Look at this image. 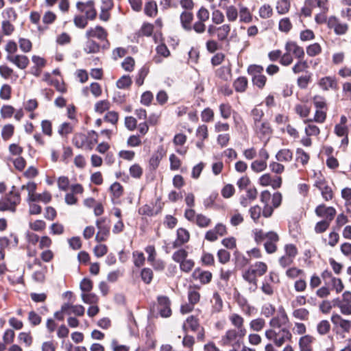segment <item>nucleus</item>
Returning <instances> with one entry per match:
<instances>
[{
  "instance_id": "f257e3e1",
  "label": "nucleus",
  "mask_w": 351,
  "mask_h": 351,
  "mask_svg": "<svg viewBox=\"0 0 351 351\" xmlns=\"http://www.w3.org/2000/svg\"><path fill=\"white\" fill-rule=\"evenodd\" d=\"M267 265L262 261H257L251 265L243 274V279L252 285L250 288L252 292H254L257 289V278L263 276L267 271Z\"/></svg>"
},
{
  "instance_id": "f03ea898",
  "label": "nucleus",
  "mask_w": 351,
  "mask_h": 351,
  "mask_svg": "<svg viewBox=\"0 0 351 351\" xmlns=\"http://www.w3.org/2000/svg\"><path fill=\"white\" fill-rule=\"evenodd\" d=\"M246 333L237 331L236 329H228L221 336L219 344L223 347L241 348L243 343V337Z\"/></svg>"
},
{
  "instance_id": "7ed1b4c3",
  "label": "nucleus",
  "mask_w": 351,
  "mask_h": 351,
  "mask_svg": "<svg viewBox=\"0 0 351 351\" xmlns=\"http://www.w3.org/2000/svg\"><path fill=\"white\" fill-rule=\"evenodd\" d=\"M265 335L267 339L272 341L278 347L282 346L287 341H291L292 338L290 330L287 328L266 330Z\"/></svg>"
},
{
  "instance_id": "20e7f679",
  "label": "nucleus",
  "mask_w": 351,
  "mask_h": 351,
  "mask_svg": "<svg viewBox=\"0 0 351 351\" xmlns=\"http://www.w3.org/2000/svg\"><path fill=\"white\" fill-rule=\"evenodd\" d=\"M21 202V195L18 192L11 191L5 197L0 199V211L14 213L18 204Z\"/></svg>"
},
{
  "instance_id": "39448f33",
  "label": "nucleus",
  "mask_w": 351,
  "mask_h": 351,
  "mask_svg": "<svg viewBox=\"0 0 351 351\" xmlns=\"http://www.w3.org/2000/svg\"><path fill=\"white\" fill-rule=\"evenodd\" d=\"M315 180L314 186L320 191L322 197L326 201H330L333 198V191L326 182L324 177L319 173H315Z\"/></svg>"
},
{
  "instance_id": "423d86ee",
  "label": "nucleus",
  "mask_w": 351,
  "mask_h": 351,
  "mask_svg": "<svg viewBox=\"0 0 351 351\" xmlns=\"http://www.w3.org/2000/svg\"><path fill=\"white\" fill-rule=\"evenodd\" d=\"M76 7L78 11L84 13L85 16H86L89 20L93 21L96 18L97 11L95 8V3L93 1L77 2Z\"/></svg>"
},
{
  "instance_id": "0eeeda50",
  "label": "nucleus",
  "mask_w": 351,
  "mask_h": 351,
  "mask_svg": "<svg viewBox=\"0 0 351 351\" xmlns=\"http://www.w3.org/2000/svg\"><path fill=\"white\" fill-rule=\"evenodd\" d=\"M227 234L226 226L218 223L214 228L209 230L205 234V239L208 241L213 242L218 239L219 237H223Z\"/></svg>"
},
{
  "instance_id": "6e6552de",
  "label": "nucleus",
  "mask_w": 351,
  "mask_h": 351,
  "mask_svg": "<svg viewBox=\"0 0 351 351\" xmlns=\"http://www.w3.org/2000/svg\"><path fill=\"white\" fill-rule=\"evenodd\" d=\"M289 322L288 316L284 309L279 311L278 314L269 321L270 329H281Z\"/></svg>"
},
{
  "instance_id": "1a4fd4ad",
  "label": "nucleus",
  "mask_w": 351,
  "mask_h": 351,
  "mask_svg": "<svg viewBox=\"0 0 351 351\" xmlns=\"http://www.w3.org/2000/svg\"><path fill=\"white\" fill-rule=\"evenodd\" d=\"M106 221V218H101L96 221V226L98 228V232L95 236V240L100 243L106 241L110 234V228L108 226L104 225Z\"/></svg>"
},
{
  "instance_id": "9d476101",
  "label": "nucleus",
  "mask_w": 351,
  "mask_h": 351,
  "mask_svg": "<svg viewBox=\"0 0 351 351\" xmlns=\"http://www.w3.org/2000/svg\"><path fill=\"white\" fill-rule=\"evenodd\" d=\"M315 214L319 217L324 218V220L332 221L336 215V210L332 206H326L324 204H320L315 208Z\"/></svg>"
},
{
  "instance_id": "9b49d317",
  "label": "nucleus",
  "mask_w": 351,
  "mask_h": 351,
  "mask_svg": "<svg viewBox=\"0 0 351 351\" xmlns=\"http://www.w3.org/2000/svg\"><path fill=\"white\" fill-rule=\"evenodd\" d=\"M171 302L167 296L158 297V310L161 317H169L171 315Z\"/></svg>"
},
{
  "instance_id": "f8f14e48",
  "label": "nucleus",
  "mask_w": 351,
  "mask_h": 351,
  "mask_svg": "<svg viewBox=\"0 0 351 351\" xmlns=\"http://www.w3.org/2000/svg\"><path fill=\"white\" fill-rule=\"evenodd\" d=\"M6 60L22 70L25 69L29 63L28 58L25 55H7Z\"/></svg>"
},
{
  "instance_id": "ddd939ff",
  "label": "nucleus",
  "mask_w": 351,
  "mask_h": 351,
  "mask_svg": "<svg viewBox=\"0 0 351 351\" xmlns=\"http://www.w3.org/2000/svg\"><path fill=\"white\" fill-rule=\"evenodd\" d=\"M85 36L88 39L90 38H96L100 40H105L107 39L108 33L101 26L97 25L94 27L88 29L86 32Z\"/></svg>"
},
{
  "instance_id": "4468645a",
  "label": "nucleus",
  "mask_w": 351,
  "mask_h": 351,
  "mask_svg": "<svg viewBox=\"0 0 351 351\" xmlns=\"http://www.w3.org/2000/svg\"><path fill=\"white\" fill-rule=\"evenodd\" d=\"M328 25L330 28L334 29L335 33L337 35L345 34L348 29V24L340 23L335 16L329 18Z\"/></svg>"
},
{
  "instance_id": "2eb2a0df",
  "label": "nucleus",
  "mask_w": 351,
  "mask_h": 351,
  "mask_svg": "<svg viewBox=\"0 0 351 351\" xmlns=\"http://www.w3.org/2000/svg\"><path fill=\"white\" fill-rule=\"evenodd\" d=\"M192 278L195 280H199L202 285H206L211 281L213 275L208 271H203L199 268H196L192 274Z\"/></svg>"
},
{
  "instance_id": "dca6fc26",
  "label": "nucleus",
  "mask_w": 351,
  "mask_h": 351,
  "mask_svg": "<svg viewBox=\"0 0 351 351\" xmlns=\"http://www.w3.org/2000/svg\"><path fill=\"white\" fill-rule=\"evenodd\" d=\"M62 311L66 315L74 314L77 316H82L84 314L85 308L82 305H73L70 303H64L62 306Z\"/></svg>"
},
{
  "instance_id": "f3484780",
  "label": "nucleus",
  "mask_w": 351,
  "mask_h": 351,
  "mask_svg": "<svg viewBox=\"0 0 351 351\" xmlns=\"http://www.w3.org/2000/svg\"><path fill=\"white\" fill-rule=\"evenodd\" d=\"M318 84L319 87L324 90H328L330 89L337 90L338 88L336 78L331 76L322 77L319 80Z\"/></svg>"
},
{
  "instance_id": "a211bd4d",
  "label": "nucleus",
  "mask_w": 351,
  "mask_h": 351,
  "mask_svg": "<svg viewBox=\"0 0 351 351\" xmlns=\"http://www.w3.org/2000/svg\"><path fill=\"white\" fill-rule=\"evenodd\" d=\"M34 263L40 267V269L35 271L32 274L34 280L38 282H43L45 280V274L47 272V267L43 265L41 261L38 258H34Z\"/></svg>"
},
{
  "instance_id": "6ab92c4d",
  "label": "nucleus",
  "mask_w": 351,
  "mask_h": 351,
  "mask_svg": "<svg viewBox=\"0 0 351 351\" xmlns=\"http://www.w3.org/2000/svg\"><path fill=\"white\" fill-rule=\"evenodd\" d=\"M331 322L334 325L340 327L346 332H348L351 329V322L343 319L339 314H333L331 316Z\"/></svg>"
},
{
  "instance_id": "aec40b11",
  "label": "nucleus",
  "mask_w": 351,
  "mask_h": 351,
  "mask_svg": "<svg viewBox=\"0 0 351 351\" xmlns=\"http://www.w3.org/2000/svg\"><path fill=\"white\" fill-rule=\"evenodd\" d=\"M285 50L294 56L297 59L304 58V57L303 48L298 45L295 42H287L285 45Z\"/></svg>"
},
{
  "instance_id": "412c9836",
  "label": "nucleus",
  "mask_w": 351,
  "mask_h": 351,
  "mask_svg": "<svg viewBox=\"0 0 351 351\" xmlns=\"http://www.w3.org/2000/svg\"><path fill=\"white\" fill-rule=\"evenodd\" d=\"M228 319L231 324L234 327V329H236L237 331H243L244 333L247 332L244 326V319L241 315L234 313H231L228 316Z\"/></svg>"
},
{
  "instance_id": "4be33fe9",
  "label": "nucleus",
  "mask_w": 351,
  "mask_h": 351,
  "mask_svg": "<svg viewBox=\"0 0 351 351\" xmlns=\"http://www.w3.org/2000/svg\"><path fill=\"white\" fill-rule=\"evenodd\" d=\"M193 20V14L189 11H184L180 14V21L182 27L187 32L192 30V21Z\"/></svg>"
},
{
  "instance_id": "5701e85b",
  "label": "nucleus",
  "mask_w": 351,
  "mask_h": 351,
  "mask_svg": "<svg viewBox=\"0 0 351 351\" xmlns=\"http://www.w3.org/2000/svg\"><path fill=\"white\" fill-rule=\"evenodd\" d=\"M199 327L198 319L193 315L189 316L182 325V329L185 333H188L189 331L196 332Z\"/></svg>"
},
{
  "instance_id": "b1692460",
  "label": "nucleus",
  "mask_w": 351,
  "mask_h": 351,
  "mask_svg": "<svg viewBox=\"0 0 351 351\" xmlns=\"http://www.w3.org/2000/svg\"><path fill=\"white\" fill-rule=\"evenodd\" d=\"M254 129L256 134L260 137L269 135L271 133V128L269 123L266 121L254 125Z\"/></svg>"
},
{
  "instance_id": "393cba45",
  "label": "nucleus",
  "mask_w": 351,
  "mask_h": 351,
  "mask_svg": "<svg viewBox=\"0 0 351 351\" xmlns=\"http://www.w3.org/2000/svg\"><path fill=\"white\" fill-rule=\"evenodd\" d=\"M165 153L162 148L158 149L157 151L154 152L149 161V165L150 169L153 170L156 169L159 166V164L161 160L162 159Z\"/></svg>"
},
{
  "instance_id": "a878e982",
  "label": "nucleus",
  "mask_w": 351,
  "mask_h": 351,
  "mask_svg": "<svg viewBox=\"0 0 351 351\" xmlns=\"http://www.w3.org/2000/svg\"><path fill=\"white\" fill-rule=\"evenodd\" d=\"M239 16L240 21L249 23L252 21V14L250 10L242 4H239Z\"/></svg>"
},
{
  "instance_id": "bb28decb",
  "label": "nucleus",
  "mask_w": 351,
  "mask_h": 351,
  "mask_svg": "<svg viewBox=\"0 0 351 351\" xmlns=\"http://www.w3.org/2000/svg\"><path fill=\"white\" fill-rule=\"evenodd\" d=\"M73 143L77 148L88 147L89 149H92L91 145L88 143L87 136L82 133L75 134L74 135L73 138Z\"/></svg>"
},
{
  "instance_id": "cd10ccee",
  "label": "nucleus",
  "mask_w": 351,
  "mask_h": 351,
  "mask_svg": "<svg viewBox=\"0 0 351 351\" xmlns=\"http://www.w3.org/2000/svg\"><path fill=\"white\" fill-rule=\"evenodd\" d=\"M313 337L310 335H304L299 340V347L300 351H313L312 343Z\"/></svg>"
},
{
  "instance_id": "c85d7f7f",
  "label": "nucleus",
  "mask_w": 351,
  "mask_h": 351,
  "mask_svg": "<svg viewBox=\"0 0 351 351\" xmlns=\"http://www.w3.org/2000/svg\"><path fill=\"white\" fill-rule=\"evenodd\" d=\"M0 75L4 80H10L13 77L16 80L19 76L15 73L13 69L8 66L7 64L0 65Z\"/></svg>"
},
{
  "instance_id": "c756f323",
  "label": "nucleus",
  "mask_w": 351,
  "mask_h": 351,
  "mask_svg": "<svg viewBox=\"0 0 351 351\" xmlns=\"http://www.w3.org/2000/svg\"><path fill=\"white\" fill-rule=\"evenodd\" d=\"M306 5L319 8L323 12H327L329 9L328 0H306Z\"/></svg>"
},
{
  "instance_id": "7c9ffc66",
  "label": "nucleus",
  "mask_w": 351,
  "mask_h": 351,
  "mask_svg": "<svg viewBox=\"0 0 351 351\" xmlns=\"http://www.w3.org/2000/svg\"><path fill=\"white\" fill-rule=\"evenodd\" d=\"M276 158L280 162H290L293 159V152L289 149H282L277 152Z\"/></svg>"
},
{
  "instance_id": "2f4dec72",
  "label": "nucleus",
  "mask_w": 351,
  "mask_h": 351,
  "mask_svg": "<svg viewBox=\"0 0 351 351\" xmlns=\"http://www.w3.org/2000/svg\"><path fill=\"white\" fill-rule=\"evenodd\" d=\"M29 201L48 204L51 201V195L49 192L47 191H44L42 193H37L36 192Z\"/></svg>"
},
{
  "instance_id": "473e14b6",
  "label": "nucleus",
  "mask_w": 351,
  "mask_h": 351,
  "mask_svg": "<svg viewBox=\"0 0 351 351\" xmlns=\"http://www.w3.org/2000/svg\"><path fill=\"white\" fill-rule=\"evenodd\" d=\"M304 123L306 124L305 128V134L308 136H317L320 133L319 128L314 125L312 122V119H306L304 121Z\"/></svg>"
},
{
  "instance_id": "72a5a7b5",
  "label": "nucleus",
  "mask_w": 351,
  "mask_h": 351,
  "mask_svg": "<svg viewBox=\"0 0 351 351\" xmlns=\"http://www.w3.org/2000/svg\"><path fill=\"white\" fill-rule=\"evenodd\" d=\"M333 306H337L343 315H351V304L341 302L339 298L332 301Z\"/></svg>"
},
{
  "instance_id": "f704fd0d",
  "label": "nucleus",
  "mask_w": 351,
  "mask_h": 351,
  "mask_svg": "<svg viewBox=\"0 0 351 351\" xmlns=\"http://www.w3.org/2000/svg\"><path fill=\"white\" fill-rule=\"evenodd\" d=\"M231 27L229 24H223L219 27H217V38L220 41H224L227 39Z\"/></svg>"
},
{
  "instance_id": "c9c22d12",
  "label": "nucleus",
  "mask_w": 351,
  "mask_h": 351,
  "mask_svg": "<svg viewBox=\"0 0 351 351\" xmlns=\"http://www.w3.org/2000/svg\"><path fill=\"white\" fill-rule=\"evenodd\" d=\"M211 304L213 311L215 313L220 312L223 308V301L217 292H215L213 295V298L211 299Z\"/></svg>"
},
{
  "instance_id": "e433bc0d",
  "label": "nucleus",
  "mask_w": 351,
  "mask_h": 351,
  "mask_svg": "<svg viewBox=\"0 0 351 351\" xmlns=\"http://www.w3.org/2000/svg\"><path fill=\"white\" fill-rule=\"evenodd\" d=\"M309 66L306 60L304 58L298 59L296 63L292 67V71L295 74H298L302 72H305Z\"/></svg>"
},
{
  "instance_id": "4c0bfd02",
  "label": "nucleus",
  "mask_w": 351,
  "mask_h": 351,
  "mask_svg": "<svg viewBox=\"0 0 351 351\" xmlns=\"http://www.w3.org/2000/svg\"><path fill=\"white\" fill-rule=\"evenodd\" d=\"M178 239L175 242V245H181L186 243L189 240V232L184 228H178L177 230Z\"/></svg>"
},
{
  "instance_id": "58836bf2",
  "label": "nucleus",
  "mask_w": 351,
  "mask_h": 351,
  "mask_svg": "<svg viewBox=\"0 0 351 351\" xmlns=\"http://www.w3.org/2000/svg\"><path fill=\"white\" fill-rule=\"evenodd\" d=\"M100 45L95 40L88 39L84 47V51L86 53H96L99 51Z\"/></svg>"
},
{
  "instance_id": "ea45409f",
  "label": "nucleus",
  "mask_w": 351,
  "mask_h": 351,
  "mask_svg": "<svg viewBox=\"0 0 351 351\" xmlns=\"http://www.w3.org/2000/svg\"><path fill=\"white\" fill-rule=\"evenodd\" d=\"M226 15L229 22H234L239 16V11L234 5H229L225 8Z\"/></svg>"
},
{
  "instance_id": "a19ab883",
  "label": "nucleus",
  "mask_w": 351,
  "mask_h": 351,
  "mask_svg": "<svg viewBox=\"0 0 351 351\" xmlns=\"http://www.w3.org/2000/svg\"><path fill=\"white\" fill-rule=\"evenodd\" d=\"M200 293L196 289V287H190L188 291V300L191 304L195 305L199 302Z\"/></svg>"
},
{
  "instance_id": "79ce46f5",
  "label": "nucleus",
  "mask_w": 351,
  "mask_h": 351,
  "mask_svg": "<svg viewBox=\"0 0 351 351\" xmlns=\"http://www.w3.org/2000/svg\"><path fill=\"white\" fill-rule=\"evenodd\" d=\"M21 189L27 191L26 201H29L36 193L37 184L34 182H29L26 184L22 185Z\"/></svg>"
},
{
  "instance_id": "37998d69",
  "label": "nucleus",
  "mask_w": 351,
  "mask_h": 351,
  "mask_svg": "<svg viewBox=\"0 0 351 351\" xmlns=\"http://www.w3.org/2000/svg\"><path fill=\"white\" fill-rule=\"evenodd\" d=\"M247 86V80L245 77H239L234 82V87L237 92H244Z\"/></svg>"
},
{
  "instance_id": "c03bdc74",
  "label": "nucleus",
  "mask_w": 351,
  "mask_h": 351,
  "mask_svg": "<svg viewBox=\"0 0 351 351\" xmlns=\"http://www.w3.org/2000/svg\"><path fill=\"white\" fill-rule=\"evenodd\" d=\"M243 221L244 218L243 215L240 213L237 210L233 211L231 213L230 222L232 226H237L239 224L242 223Z\"/></svg>"
},
{
  "instance_id": "a18cd8bd",
  "label": "nucleus",
  "mask_w": 351,
  "mask_h": 351,
  "mask_svg": "<svg viewBox=\"0 0 351 351\" xmlns=\"http://www.w3.org/2000/svg\"><path fill=\"white\" fill-rule=\"evenodd\" d=\"M265 326V321L263 318L254 319L250 322V329L256 332L261 331Z\"/></svg>"
},
{
  "instance_id": "49530a36",
  "label": "nucleus",
  "mask_w": 351,
  "mask_h": 351,
  "mask_svg": "<svg viewBox=\"0 0 351 351\" xmlns=\"http://www.w3.org/2000/svg\"><path fill=\"white\" fill-rule=\"evenodd\" d=\"M158 8L155 1H149L145 5V13L151 17H154L157 14Z\"/></svg>"
},
{
  "instance_id": "de8ad7c7",
  "label": "nucleus",
  "mask_w": 351,
  "mask_h": 351,
  "mask_svg": "<svg viewBox=\"0 0 351 351\" xmlns=\"http://www.w3.org/2000/svg\"><path fill=\"white\" fill-rule=\"evenodd\" d=\"M290 9V2L288 0H279L276 5V10L280 14H285Z\"/></svg>"
},
{
  "instance_id": "09e8293b",
  "label": "nucleus",
  "mask_w": 351,
  "mask_h": 351,
  "mask_svg": "<svg viewBox=\"0 0 351 351\" xmlns=\"http://www.w3.org/2000/svg\"><path fill=\"white\" fill-rule=\"evenodd\" d=\"M258 14L261 19H268L271 16L273 9L269 4H264L259 8Z\"/></svg>"
},
{
  "instance_id": "8fccbe9b",
  "label": "nucleus",
  "mask_w": 351,
  "mask_h": 351,
  "mask_svg": "<svg viewBox=\"0 0 351 351\" xmlns=\"http://www.w3.org/2000/svg\"><path fill=\"white\" fill-rule=\"evenodd\" d=\"M12 88L8 84H4L0 88V98L8 101L11 98Z\"/></svg>"
},
{
  "instance_id": "3c124183",
  "label": "nucleus",
  "mask_w": 351,
  "mask_h": 351,
  "mask_svg": "<svg viewBox=\"0 0 351 351\" xmlns=\"http://www.w3.org/2000/svg\"><path fill=\"white\" fill-rule=\"evenodd\" d=\"M110 104L108 100H101L95 104V110L96 112L102 114L110 108Z\"/></svg>"
},
{
  "instance_id": "603ef678",
  "label": "nucleus",
  "mask_w": 351,
  "mask_h": 351,
  "mask_svg": "<svg viewBox=\"0 0 351 351\" xmlns=\"http://www.w3.org/2000/svg\"><path fill=\"white\" fill-rule=\"evenodd\" d=\"M195 222L200 228H206L210 224L211 219L202 214H198Z\"/></svg>"
},
{
  "instance_id": "864d4df0",
  "label": "nucleus",
  "mask_w": 351,
  "mask_h": 351,
  "mask_svg": "<svg viewBox=\"0 0 351 351\" xmlns=\"http://www.w3.org/2000/svg\"><path fill=\"white\" fill-rule=\"evenodd\" d=\"M88 20L89 19L86 16L75 15L73 18V23L77 27L84 29L88 25Z\"/></svg>"
},
{
  "instance_id": "5fc2aeb1",
  "label": "nucleus",
  "mask_w": 351,
  "mask_h": 351,
  "mask_svg": "<svg viewBox=\"0 0 351 351\" xmlns=\"http://www.w3.org/2000/svg\"><path fill=\"white\" fill-rule=\"evenodd\" d=\"M296 160L301 162L303 165H305L309 160V155L302 149L298 148L296 149Z\"/></svg>"
},
{
  "instance_id": "6e6d98bb",
  "label": "nucleus",
  "mask_w": 351,
  "mask_h": 351,
  "mask_svg": "<svg viewBox=\"0 0 351 351\" xmlns=\"http://www.w3.org/2000/svg\"><path fill=\"white\" fill-rule=\"evenodd\" d=\"M330 324L328 320H322L319 322L317 326V332L321 335L327 334L330 331Z\"/></svg>"
},
{
  "instance_id": "4d7b16f0",
  "label": "nucleus",
  "mask_w": 351,
  "mask_h": 351,
  "mask_svg": "<svg viewBox=\"0 0 351 351\" xmlns=\"http://www.w3.org/2000/svg\"><path fill=\"white\" fill-rule=\"evenodd\" d=\"M31 230L36 232H41L46 228V223L43 220L37 219L29 223Z\"/></svg>"
},
{
  "instance_id": "13d9d810",
  "label": "nucleus",
  "mask_w": 351,
  "mask_h": 351,
  "mask_svg": "<svg viewBox=\"0 0 351 351\" xmlns=\"http://www.w3.org/2000/svg\"><path fill=\"white\" fill-rule=\"evenodd\" d=\"M81 298L84 303L88 304H94L98 302V297L94 293H83L81 295Z\"/></svg>"
},
{
  "instance_id": "bf43d9fd",
  "label": "nucleus",
  "mask_w": 351,
  "mask_h": 351,
  "mask_svg": "<svg viewBox=\"0 0 351 351\" xmlns=\"http://www.w3.org/2000/svg\"><path fill=\"white\" fill-rule=\"evenodd\" d=\"M196 16L197 20L206 22L210 18V12L207 8L202 6L197 12Z\"/></svg>"
},
{
  "instance_id": "052dcab7",
  "label": "nucleus",
  "mask_w": 351,
  "mask_h": 351,
  "mask_svg": "<svg viewBox=\"0 0 351 351\" xmlns=\"http://www.w3.org/2000/svg\"><path fill=\"white\" fill-rule=\"evenodd\" d=\"M309 315V312L307 309L301 308H297L293 311V316L300 320H306L308 319Z\"/></svg>"
},
{
  "instance_id": "680f3d73",
  "label": "nucleus",
  "mask_w": 351,
  "mask_h": 351,
  "mask_svg": "<svg viewBox=\"0 0 351 351\" xmlns=\"http://www.w3.org/2000/svg\"><path fill=\"white\" fill-rule=\"evenodd\" d=\"M130 176L134 178H140L143 175V169L138 164H134L129 169Z\"/></svg>"
},
{
  "instance_id": "e2e57ef3",
  "label": "nucleus",
  "mask_w": 351,
  "mask_h": 351,
  "mask_svg": "<svg viewBox=\"0 0 351 351\" xmlns=\"http://www.w3.org/2000/svg\"><path fill=\"white\" fill-rule=\"evenodd\" d=\"M251 116L254 121V125L263 121V117L264 116V112L261 109L258 108H254L251 112Z\"/></svg>"
},
{
  "instance_id": "0e129e2a",
  "label": "nucleus",
  "mask_w": 351,
  "mask_h": 351,
  "mask_svg": "<svg viewBox=\"0 0 351 351\" xmlns=\"http://www.w3.org/2000/svg\"><path fill=\"white\" fill-rule=\"evenodd\" d=\"M322 52V47L318 43H313L310 45L306 48V53L311 56L314 57Z\"/></svg>"
},
{
  "instance_id": "69168bd1",
  "label": "nucleus",
  "mask_w": 351,
  "mask_h": 351,
  "mask_svg": "<svg viewBox=\"0 0 351 351\" xmlns=\"http://www.w3.org/2000/svg\"><path fill=\"white\" fill-rule=\"evenodd\" d=\"M132 82L129 75H123L117 82V86L119 88H127L131 86Z\"/></svg>"
},
{
  "instance_id": "338daca9",
  "label": "nucleus",
  "mask_w": 351,
  "mask_h": 351,
  "mask_svg": "<svg viewBox=\"0 0 351 351\" xmlns=\"http://www.w3.org/2000/svg\"><path fill=\"white\" fill-rule=\"evenodd\" d=\"M154 26L151 23H145L138 31L139 36H150L152 34Z\"/></svg>"
},
{
  "instance_id": "774afa93",
  "label": "nucleus",
  "mask_w": 351,
  "mask_h": 351,
  "mask_svg": "<svg viewBox=\"0 0 351 351\" xmlns=\"http://www.w3.org/2000/svg\"><path fill=\"white\" fill-rule=\"evenodd\" d=\"M187 256L188 252L184 249H180L173 254L172 258L174 261L180 263L186 258Z\"/></svg>"
}]
</instances>
